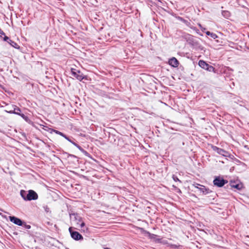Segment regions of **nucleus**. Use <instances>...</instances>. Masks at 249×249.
<instances>
[{
  "label": "nucleus",
  "instance_id": "obj_28",
  "mask_svg": "<svg viewBox=\"0 0 249 249\" xmlns=\"http://www.w3.org/2000/svg\"><path fill=\"white\" fill-rule=\"evenodd\" d=\"M173 187L174 188H175V190L178 193H180L181 194V190H180V189H179L177 187L174 186V185H173Z\"/></svg>",
  "mask_w": 249,
  "mask_h": 249
},
{
  "label": "nucleus",
  "instance_id": "obj_9",
  "mask_svg": "<svg viewBox=\"0 0 249 249\" xmlns=\"http://www.w3.org/2000/svg\"><path fill=\"white\" fill-rule=\"evenodd\" d=\"M9 218L10 221L16 225L18 226H22L23 224V222L20 219L16 216H10Z\"/></svg>",
  "mask_w": 249,
  "mask_h": 249
},
{
  "label": "nucleus",
  "instance_id": "obj_8",
  "mask_svg": "<svg viewBox=\"0 0 249 249\" xmlns=\"http://www.w3.org/2000/svg\"><path fill=\"white\" fill-rule=\"evenodd\" d=\"M10 108H11V109L5 110V111L10 114H15L17 115H18L21 112L20 109L16 105H11Z\"/></svg>",
  "mask_w": 249,
  "mask_h": 249
},
{
  "label": "nucleus",
  "instance_id": "obj_23",
  "mask_svg": "<svg viewBox=\"0 0 249 249\" xmlns=\"http://www.w3.org/2000/svg\"><path fill=\"white\" fill-rule=\"evenodd\" d=\"M172 178L174 181H179V182H181V181L178 178L177 176L173 175L172 177Z\"/></svg>",
  "mask_w": 249,
  "mask_h": 249
},
{
  "label": "nucleus",
  "instance_id": "obj_14",
  "mask_svg": "<svg viewBox=\"0 0 249 249\" xmlns=\"http://www.w3.org/2000/svg\"><path fill=\"white\" fill-rule=\"evenodd\" d=\"M165 244H167V246L168 247H170L171 249H181L182 246L180 245H176V244H169L167 243H165Z\"/></svg>",
  "mask_w": 249,
  "mask_h": 249
},
{
  "label": "nucleus",
  "instance_id": "obj_4",
  "mask_svg": "<svg viewBox=\"0 0 249 249\" xmlns=\"http://www.w3.org/2000/svg\"><path fill=\"white\" fill-rule=\"evenodd\" d=\"M198 65L202 69L210 71V72H215V68L210 65L209 64L207 63L205 61L200 60L198 62Z\"/></svg>",
  "mask_w": 249,
  "mask_h": 249
},
{
  "label": "nucleus",
  "instance_id": "obj_3",
  "mask_svg": "<svg viewBox=\"0 0 249 249\" xmlns=\"http://www.w3.org/2000/svg\"><path fill=\"white\" fill-rule=\"evenodd\" d=\"M71 76L80 81L84 79H87L86 76L82 73L81 71L74 68L71 69Z\"/></svg>",
  "mask_w": 249,
  "mask_h": 249
},
{
  "label": "nucleus",
  "instance_id": "obj_1",
  "mask_svg": "<svg viewBox=\"0 0 249 249\" xmlns=\"http://www.w3.org/2000/svg\"><path fill=\"white\" fill-rule=\"evenodd\" d=\"M20 194L22 198L25 201L35 200L38 198V195L32 190H30L28 191L21 190Z\"/></svg>",
  "mask_w": 249,
  "mask_h": 249
},
{
  "label": "nucleus",
  "instance_id": "obj_37",
  "mask_svg": "<svg viewBox=\"0 0 249 249\" xmlns=\"http://www.w3.org/2000/svg\"><path fill=\"white\" fill-rule=\"evenodd\" d=\"M104 249H110L109 248H107V247H104Z\"/></svg>",
  "mask_w": 249,
  "mask_h": 249
},
{
  "label": "nucleus",
  "instance_id": "obj_18",
  "mask_svg": "<svg viewBox=\"0 0 249 249\" xmlns=\"http://www.w3.org/2000/svg\"><path fill=\"white\" fill-rule=\"evenodd\" d=\"M77 148L80 150L82 153H83L86 156H88L89 154L88 152H87L86 150H85L82 147H81L80 145H78Z\"/></svg>",
  "mask_w": 249,
  "mask_h": 249
},
{
  "label": "nucleus",
  "instance_id": "obj_15",
  "mask_svg": "<svg viewBox=\"0 0 249 249\" xmlns=\"http://www.w3.org/2000/svg\"><path fill=\"white\" fill-rule=\"evenodd\" d=\"M200 192L203 194H207L209 193V189L206 188L205 186L201 185L200 186Z\"/></svg>",
  "mask_w": 249,
  "mask_h": 249
},
{
  "label": "nucleus",
  "instance_id": "obj_2",
  "mask_svg": "<svg viewBox=\"0 0 249 249\" xmlns=\"http://www.w3.org/2000/svg\"><path fill=\"white\" fill-rule=\"evenodd\" d=\"M183 38L191 46L198 49L201 48V45L199 42V40L198 38L196 37L189 34H186L184 35Z\"/></svg>",
  "mask_w": 249,
  "mask_h": 249
},
{
  "label": "nucleus",
  "instance_id": "obj_34",
  "mask_svg": "<svg viewBox=\"0 0 249 249\" xmlns=\"http://www.w3.org/2000/svg\"><path fill=\"white\" fill-rule=\"evenodd\" d=\"M69 156L70 157H73V158H76V157L73 155H72V154H70L69 155Z\"/></svg>",
  "mask_w": 249,
  "mask_h": 249
},
{
  "label": "nucleus",
  "instance_id": "obj_22",
  "mask_svg": "<svg viewBox=\"0 0 249 249\" xmlns=\"http://www.w3.org/2000/svg\"><path fill=\"white\" fill-rule=\"evenodd\" d=\"M180 20L182 21L184 23H185L187 26H189V24H190V22H189L187 20L183 19L182 18H180Z\"/></svg>",
  "mask_w": 249,
  "mask_h": 249
},
{
  "label": "nucleus",
  "instance_id": "obj_10",
  "mask_svg": "<svg viewBox=\"0 0 249 249\" xmlns=\"http://www.w3.org/2000/svg\"><path fill=\"white\" fill-rule=\"evenodd\" d=\"M3 40L7 42L11 46L13 47L16 49L19 48V46L15 41L11 40L8 36H5L3 38Z\"/></svg>",
  "mask_w": 249,
  "mask_h": 249
},
{
  "label": "nucleus",
  "instance_id": "obj_12",
  "mask_svg": "<svg viewBox=\"0 0 249 249\" xmlns=\"http://www.w3.org/2000/svg\"><path fill=\"white\" fill-rule=\"evenodd\" d=\"M169 64L173 67L176 68L178 67L179 62L175 57H173L169 60Z\"/></svg>",
  "mask_w": 249,
  "mask_h": 249
},
{
  "label": "nucleus",
  "instance_id": "obj_38",
  "mask_svg": "<svg viewBox=\"0 0 249 249\" xmlns=\"http://www.w3.org/2000/svg\"><path fill=\"white\" fill-rule=\"evenodd\" d=\"M85 229V228H84V229ZM86 230H87V228H86Z\"/></svg>",
  "mask_w": 249,
  "mask_h": 249
},
{
  "label": "nucleus",
  "instance_id": "obj_33",
  "mask_svg": "<svg viewBox=\"0 0 249 249\" xmlns=\"http://www.w3.org/2000/svg\"><path fill=\"white\" fill-rule=\"evenodd\" d=\"M72 144H73L75 146H76V147L79 145L78 144H77L76 143H75V142H72Z\"/></svg>",
  "mask_w": 249,
  "mask_h": 249
},
{
  "label": "nucleus",
  "instance_id": "obj_26",
  "mask_svg": "<svg viewBox=\"0 0 249 249\" xmlns=\"http://www.w3.org/2000/svg\"><path fill=\"white\" fill-rule=\"evenodd\" d=\"M193 185L195 188L198 189L199 190H200V186L201 185L200 184H198V183H195V184H194Z\"/></svg>",
  "mask_w": 249,
  "mask_h": 249
},
{
  "label": "nucleus",
  "instance_id": "obj_36",
  "mask_svg": "<svg viewBox=\"0 0 249 249\" xmlns=\"http://www.w3.org/2000/svg\"><path fill=\"white\" fill-rule=\"evenodd\" d=\"M69 142H71L72 144V142H74L71 141L70 138H69V141H68Z\"/></svg>",
  "mask_w": 249,
  "mask_h": 249
},
{
  "label": "nucleus",
  "instance_id": "obj_20",
  "mask_svg": "<svg viewBox=\"0 0 249 249\" xmlns=\"http://www.w3.org/2000/svg\"><path fill=\"white\" fill-rule=\"evenodd\" d=\"M52 131H53L56 134L59 135L61 136H63V133L57 130L52 129Z\"/></svg>",
  "mask_w": 249,
  "mask_h": 249
},
{
  "label": "nucleus",
  "instance_id": "obj_35",
  "mask_svg": "<svg viewBox=\"0 0 249 249\" xmlns=\"http://www.w3.org/2000/svg\"><path fill=\"white\" fill-rule=\"evenodd\" d=\"M9 109H11V108H10V106H8L7 107V109L6 110H9Z\"/></svg>",
  "mask_w": 249,
  "mask_h": 249
},
{
  "label": "nucleus",
  "instance_id": "obj_31",
  "mask_svg": "<svg viewBox=\"0 0 249 249\" xmlns=\"http://www.w3.org/2000/svg\"><path fill=\"white\" fill-rule=\"evenodd\" d=\"M2 35H4L5 36V33L1 29H0V36H1Z\"/></svg>",
  "mask_w": 249,
  "mask_h": 249
},
{
  "label": "nucleus",
  "instance_id": "obj_30",
  "mask_svg": "<svg viewBox=\"0 0 249 249\" xmlns=\"http://www.w3.org/2000/svg\"><path fill=\"white\" fill-rule=\"evenodd\" d=\"M63 137H64L65 139H66L67 140L69 141V138L67 137L65 134L63 133V136H62Z\"/></svg>",
  "mask_w": 249,
  "mask_h": 249
},
{
  "label": "nucleus",
  "instance_id": "obj_16",
  "mask_svg": "<svg viewBox=\"0 0 249 249\" xmlns=\"http://www.w3.org/2000/svg\"><path fill=\"white\" fill-rule=\"evenodd\" d=\"M221 13L222 15L226 18H228L231 16V13L229 11L224 10Z\"/></svg>",
  "mask_w": 249,
  "mask_h": 249
},
{
  "label": "nucleus",
  "instance_id": "obj_7",
  "mask_svg": "<svg viewBox=\"0 0 249 249\" xmlns=\"http://www.w3.org/2000/svg\"><path fill=\"white\" fill-rule=\"evenodd\" d=\"M72 228L70 227L69 229V231L71 233V236L72 238H73L75 240H79L81 239H83V236L81 234H80L78 231H73L72 230Z\"/></svg>",
  "mask_w": 249,
  "mask_h": 249
},
{
  "label": "nucleus",
  "instance_id": "obj_25",
  "mask_svg": "<svg viewBox=\"0 0 249 249\" xmlns=\"http://www.w3.org/2000/svg\"><path fill=\"white\" fill-rule=\"evenodd\" d=\"M193 185L195 188L198 189L199 190H200V186L201 185L200 184H198V183H195V184H194Z\"/></svg>",
  "mask_w": 249,
  "mask_h": 249
},
{
  "label": "nucleus",
  "instance_id": "obj_32",
  "mask_svg": "<svg viewBox=\"0 0 249 249\" xmlns=\"http://www.w3.org/2000/svg\"><path fill=\"white\" fill-rule=\"evenodd\" d=\"M199 26L201 28L202 31L204 32V30H205V28H202L200 24H199Z\"/></svg>",
  "mask_w": 249,
  "mask_h": 249
},
{
  "label": "nucleus",
  "instance_id": "obj_17",
  "mask_svg": "<svg viewBox=\"0 0 249 249\" xmlns=\"http://www.w3.org/2000/svg\"><path fill=\"white\" fill-rule=\"evenodd\" d=\"M206 34L207 36H210L211 37H212L213 39H215V38H216L218 37L217 36L215 33L210 32V31H207L206 32Z\"/></svg>",
  "mask_w": 249,
  "mask_h": 249
},
{
  "label": "nucleus",
  "instance_id": "obj_5",
  "mask_svg": "<svg viewBox=\"0 0 249 249\" xmlns=\"http://www.w3.org/2000/svg\"><path fill=\"white\" fill-rule=\"evenodd\" d=\"M213 184L218 187H222L228 183V181L220 177H216L213 181Z\"/></svg>",
  "mask_w": 249,
  "mask_h": 249
},
{
  "label": "nucleus",
  "instance_id": "obj_13",
  "mask_svg": "<svg viewBox=\"0 0 249 249\" xmlns=\"http://www.w3.org/2000/svg\"><path fill=\"white\" fill-rule=\"evenodd\" d=\"M230 185L231 188H235L238 190H241L243 188V184L241 183H237L235 181H231L230 182Z\"/></svg>",
  "mask_w": 249,
  "mask_h": 249
},
{
  "label": "nucleus",
  "instance_id": "obj_27",
  "mask_svg": "<svg viewBox=\"0 0 249 249\" xmlns=\"http://www.w3.org/2000/svg\"><path fill=\"white\" fill-rule=\"evenodd\" d=\"M23 227L27 229H30L31 228V226L29 225H27L25 222H23Z\"/></svg>",
  "mask_w": 249,
  "mask_h": 249
},
{
  "label": "nucleus",
  "instance_id": "obj_21",
  "mask_svg": "<svg viewBox=\"0 0 249 249\" xmlns=\"http://www.w3.org/2000/svg\"><path fill=\"white\" fill-rule=\"evenodd\" d=\"M18 115L21 116L23 119H24L26 121H27L28 119V117L23 113H20V112Z\"/></svg>",
  "mask_w": 249,
  "mask_h": 249
},
{
  "label": "nucleus",
  "instance_id": "obj_29",
  "mask_svg": "<svg viewBox=\"0 0 249 249\" xmlns=\"http://www.w3.org/2000/svg\"><path fill=\"white\" fill-rule=\"evenodd\" d=\"M43 208L46 213L50 212V208L47 206H45L43 207Z\"/></svg>",
  "mask_w": 249,
  "mask_h": 249
},
{
  "label": "nucleus",
  "instance_id": "obj_11",
  "mask_svg": "<svg viewBox=\"0 0 249 249\" xmlns=\"http://www.w3.org/2000/svg\"><path fill=\"white\" fill-rule=\"evenodd\" d=\"M74 215H75V218L76 219V220H78L77 224H79L80 227L82 228V230L85 231V223L83 221H82L81 217L78 216L77 214H74Z\"/></svg>",
  "mask_w": 249,
  "mask_h": 249
},
{
  "label": "nucleus",
  "instance_id": "obj_24",
  "mask_svg": "<svg viewBox=\"0 0 249 249\" xmlns=\"http://www.w3.org/2000/svg\"><path fill=\"white\" fill-rule=\"evenodd\" d=\"M193 185L195 188L198 189L199 190H200V186L201 185L200 184H198V183H195V184H194Z\"/></svg>",
  "mask_w": 249,
  "mask_h": 249
},
{
  "label": "nucleus",
  "instance_id": "obj_6",
  "mask_svg": "<svg viewBox=\"0 0 249 249\" xmlns=\"http://www.w3.org/2000/svg\"><path fill=\"white\" fill-rule=\"evenodd\" d=\"M212 149L215 152H217L219 155H221L224 157H229V153L228 152L226 151V150H224L223 149L219 148L216 146L212 145Z\"/></svg>",
  "mask_w": 249,
  "mask_h": 249
},
{
  "label": "nucleus",
  "instance_id": "obj_19",
  "mask_svg": "<svg viewBox=\"0 0 249 249\" xmlns=\"http://www.w3.org/2000/svg\"><path fill=\"white\" fill-rule=\"evenodd\" d=\"M147 233L148 234L149 237L151 239H155L157 236V235L151 233L148 231L147 232Z\"/></svg>",
  "mask_w": 249,
  "mask_h": 249
}]
</instances>
